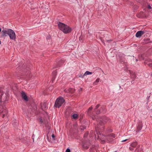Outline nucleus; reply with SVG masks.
Instances as JSON below:
<instances>
[{
    "instance_id": "1",
    "label": "nucleus",
    "mask_w": 152,
    "mask_h": 152,
    "mask_svg": "<svg viewBox=\"0 0 152 152\" xmlns=\"http://www.w3.org/2000/svg\"><path fill=\"white\" fill-rule=\"evenodd\" d=\"M58 26L59 29L65 34L70 33L71 31V28L64 23L59 22Z\"/></svg>"
},
{
    "instance_id": "2",
    "label": "nucleus",
    "mask_w": 152,
    "mask_h": 152,
    "mask_svg": "<svg viewBox=\"0 0 152 152\" xmlns=\"http://www.w3.org/2000/svg\"><path fill=\"white\" fill-rule=\"evenodd\" d=\"M92 118L93 120H96L97 122H99V124L101 125L105 124L109 120V119L106 117L99 118L98 116H93L92 117Z\"/></svg>"
},
{
    "instance_id": "3",
    "label": "nucleus",
    "mask_w": 152,
    "mask_h": 152,
    "mask_svg": "<svg viewBox=\"0 0 152 152\" xmlns=\"http://www.w3.org/2000/svg\"><path fill=\"white\" fill-rule=\"evenodd\" d=\"M65 100L64 98L62 97H59L56 100L54 106L56 108H59L64 102Z\"/></svg>"
},
{
    "instance_id": "4",
    "label": "nucleus",
    "mask_w": 152,
    "mask_h": 152,
    "mask_svg": "<svg viewBox=\"0 0 152 152\" xmlns=\"http://www.w3.org/2000/svg\"><path fill=\"white\" fill-rule=\"evenodd\" d=\"M0 113H2V118H4L5 117H7L8 111L5 109V107L0 106Z\"/></svg>"
},
{
    "instance_id": "5",
    "label": "nucleus",
    "mask_w": 152,
    "mask_h": 152,
    "mask_svg": "<svg viewBox=\"0 0 152 152\" xmlns=\"http://www.w3.org/2000/svg\"><path fill=\"white\" fill-rule=\"evenodd\" d=\"M9 32L8 34L10 39L11 40H15L16 39V35L14 31L10 29L9 30Z\"/></svg>"
},
{
    "instance_id": "6",
    "label": "nucleus",
    "mask_w": 152,
    "mask_h": 152,
    "mask_svg": "<svg viewBox=\"0 0 152 152\" xmlns=\"http://www.w3.org/2000/svg\"><path fill=\"white\" fill-rule=\"evenodd\" d=\"M10 29H5L2 31L1 33V37H6L7 35H8L9 33V30Z\"/></svg>"
},
{
    "instance_id": "7",
    "label": "nucleus",
    "mask_w": 152,
    "mask_h": 152,
    "mask_svg": "<svg viewBox=\"0 0 152 152\" xmlns=\"http://www.w3.org/2000/svg\"><path fill=\"white\" fill-rule=\"evenodd\" d=\"M8 101V99L7 95L5 94L3 95L2 94H1L0 95V102H3L4 103H6Z\"/></svg>"
},
{
    "instance_id": "8",
    "label": "nucleus",
    "mask_w": 152,
    "mask_h": 152,
    "mask_svg": "<svg viewBox=\"0 0 152 152\" xmlns=\"http://www.w3.org/2000/svg\"><path fill=\"white\" fill-rule=\"evenodd\" d=\"M147 32L146 30L140 31H138L136 34L135 36L137 37L140 38L143 34Z\"/></svg>"
},
{
    "instance_id": "9",
    "label": "nucleus",
    "mask_w": 152,
    "mask_h": 152,
    "mask_svg": "<svg viewBox=\"0 0 152 152\" xmlns=\"http://www.w3.org/2000/svg\"><path fill=\"white\" fill-rule=\"evenodd\" d=\"M91 143L89 141H87L83 143V148L86 149H88L89 146L90 145Z\"/></svg>"
},
{
    "instance_id": "10",
    "label": "nucleus",
    "mask_w": 152,
    "mask_h": 152,
    "mask_svg": "<svg viewBox=\"0 0 152 152\" xmlns=\"http://www.w3.org/2000/svg\"><path fill=\"white\" fill-rule=\"evenodd\" d=\"M21 95L22 98L25 101H28V99L26 93L24 91H22L21 92Z\"/></svg>"
},
{
    "instance_id": "11",
    "label": "nucleus",
    "mask_w": 152,
    "mask_h": 152,
    "mask_svg": "<svg viewBox=\"0 0 152 152\" xmlns=\"http://www.w3.org/2000/svg\"><path fill=\"white\" fill-rule=\"evenodd\" d=\"M47 105L48 104L47 103H43L42 104H41V107L42 109H47L48 108Z\"/></svg>"
},
{
    "instance_id": "12",
    "label": "nucleus",
    "mask_w": 152,
    "mask_h": 152,
    "mask_svg": "<svg viewBox=\"0 0 152 152\" xmlns=\"http://www.w3.org/2000/svg\"><path fill=\"white\" fill-rule=\"evenodd\" d=\"M130 76L131 78L133 79V80H134V79L136 77V75L133 72H130Z\"/></svg>"
},
{
    "instance_id": "13",
    "label": "nucleus",
    "mask_w": 152,
    "mask_h": 152,
    "mask_svg": "<svg viewBox=\"0 0 152 152\" xmlns=\"http://www.w3.org/2000/svg\"><path fill=\"white\" fill-rule=\"evenodd\" d=\"M142 128V125L141 124H139L137 128V131L136 132H139L140 130H141Z\"/></svg>"
},
{
    "instance_id": "14",
    "label": "nucleus",
    "mask_w": 152,
    "mask_h": 152,
    "mask_svg": "<svg viewBox=\"0 0 152 152\" xmlns=\"http://www.w3.org/2000/svg\"><path fill=\"white\" fill-rule=\"evenodd\" d=\"M137 142L135 141L132 143L131 144V146L132 147L135 148L137 146Z\"/></svg>"
},
{
    "instance_id": "15",
    "label": "nucleus",
    "mask_w": 152,
    "mask_h": 152,
    "mask_svg": "<svg viewBox=\"0 0 152 152\" xmlns=\"http://www.w3.org/2000/svg\"><path fill=\"white\" fill-rule=\"evenodd\" d=\"M93 109V107L92 106L90 107L88 110L87 111V113L88 114L90 113H91V110H92Z\"/></svg>"
},
{
    "instance_id": "16",
    "label": "nucleus",
    "mask_w": 152,
    "mask_h": 152,
    "mask_svg": "<svg viewBox=\"0 0 152 152\" xmlns=\"http://www.w3.org/2000/svg\"><path fill=\"white\" fill-rule=\"evenodd\" d=\"M99 79L97 78L95 80V81L94 82L93 84L94 85H96L99 82Z\"/></svg>"
},
{
    "instance_id": "17",
    "label": "nucleus",
    "mask_w": 152,
    "mask_h": 152,
    "mask_svg": "<svg viewBox=\"0 0 152 152\" xmlns=\"http://www.w3.org/2000/svg\"><path fill=\"white\" fill-rule=\"evenodd\" d=\"M92 74V72H90L88 71H86L85 72L84 74V75H91Z\"/></svg>"
},
{
    "instance_id": "18",
    "label": "nucleus",
    "mask_w": 152,
    "mask_h": 152,
    "mask_svg": "<svg viewBox=\"0 0 152 152\" xmlns=\"http://www.w3.org/2000/svg\"><path fill=\"white\" fill-rule=\"evenodd\" d=\"M109 136L112 138H115V134L112 133L109 135Z\"/></svg>"
},
{
    "instance_id": "19",
    "label": "nucleus",
    "mask_w": 152,
    "mask_h": 152,
    "mask_svg": "<svg viewBox=\"0 0 152 152\" xmlns=\"http://www.w3.org/2000/svg\"><path fill=\"white\" fill-rule=\"evenodd\" d=\"M103 110V109L102 108H101V109H100L99 110H97L96 112V114H100L101 113V111Z\"/></svg>"
},
{
    "instance_id": "20",
    "label": "nucleus",
    "mask_w": 152,
    "mask_h": 152,
    "mask_svg": "<svg viewBox=\"0 0 152 152\" xmlns=\"http://www.w3.org/2000/svg\"><path fill=\"white\" fill-rule=\"evenodd\" d=\"M72 117L74 119H76L77 118L78 115L77 114H74L72 115Z\"/></svg>"
},
{
    "instance_id": "21",
    "label": "nucleus",
    "mask_w": 152,
    "mask_h": 152,
    "mask_svg": "<svg viewBox=\"0 0 152 152\" xmlns=\"http://www.w3.org/2000/svg\"><path fill=\"white\" fill-rule=\"evenodd\" d=\"M86 127L85 126H81L80 128V129L81 131H83L84 129H86Z\"/></svg>"
},
{
    "instance_id": "22",
    "label": "nucleus",
    "mask_w": 152,
    "mask_h": 152,
    "mask_svg": "<svg viewBox=\"0 0 152 152\" xmlns=\"http://www.w3.org/2000/svg\"><path fill=\"white\" fill-rule=\"evenodd\" d=\"M39 121L41 124H42L43 122V121L42 119L41 118H39Z\"/></svg>"
},
{
    "instance_id": "23",
    "label": "nucleus",
    "mask_w": 152,
    "mask_h": 152,
    "mask_svg": "<svg viewBox=\"0 0 152 152\" xmlns=\"http://www.w3.org/2000/svg\"><path fill=\"white\" fill-rule=\"evenodd\" d=\"M57 75V72L56 71H55L52 73V76H56Z\"/></svg>"
},
{
    "instance_id": "24",
    "label": "nucleus",
    "mask_w": 152,
    "mask_h": 152,
    "mask_svg": "<svg viewBox=\"0 0 152 152\" xmlns=\"http://www.w3.org/2000/svg\"><path fill=\"white\" fill-rule=\"evenodd\" d=\"M56 76H53L52 79V82L53 83V82L54 80L56 78Z\"/></svg>"
},
{
    "instance_id": "25",
    "label": "nucleus",
    "mask_w": 152,
    "mask_h": 152,
    "mask_svg": "<svg viewBox=\"0 0 152 152\" xmlns=\"http://www.w3.org/2000/svg\"><path fill=\"white\" fill-rule=\"evenodd\" d=\"M56 76H53L52 79V82L53 83V82L54 80L56 78Z\"/></svg>"
},
{
    "instance_id": "26",
    "label": "nucleus",
    "mask_w": 152,
    "mask_h": 152,
    "mask_svg": "<svg viewBox=\"0 0 152 152\" xmlns=\"http://www.w3.org/2000/svg\"><path fill=\"white\" fill-rule=\"evenodd\" d=\"M88 133L87 132H86L84 135L83 137L84 138H86L88 136Z\"/></svg>"
},
{
    "instance_id": "27",
    "label": "nucleus",
    "mask_w": 152,
    "mask_h": 152,
    "mask_svg": "<svg viewBox=\"0 0 152 152\" xmlns=\"http://www.w3.org/2000/svg\"><path fill=\"white\" fill-rule=\"evenodd\" d=\"M100 106V105L99 104H97L95 107V108L94 109V111H95Z\"/></svg>"
},
{
    "instance_id": "28",
    "label": "nucleus",
    "mask_w": 152,
    "mask_h": 152,
    "mask_svg": "<svg viewBox=\"0 0 152 152\" xmlns=\"http://www.w3.org/2000/svg\"><path fill=\"white\" fill-rule=\"evenodd\" d=\"M85 75H84V74L83 75H80L79 76V77H82V78H83L84 77Z\"/></svg>"
},
{
    "instance_id": "29",
    "label": "nucleus",
    "mask_w": 152,
    "mask_h": 152,
    "mask_svg": "<svg viewBox=\"0 0 152 152\" xmlns=\"http://www.w3.org/2000/svg\"><path fill=\"white\" fill-rule=\"evenodd\" d=\"M147 65L149 66H150L151 67H152V63H149V64H147Z\"/></svg>"
},
{
    "instance_id": "30",
    "label": "nucleus",
    "mask_w": 152,
    "mask_h": 152,
    "mask_svg": "<svg viewBox=\"0 0 152 152\" xmlns=\"http://www.w3.org/2000/svg\"><path fill=\"white\" fill-rule=\"evenodd\" d=\"M66 152H70V150L69 148H67L66 151Z\"/></svg>"
},
{
    "instance_id": "31",
    "label": "nucleus",
    "mask_w": 152,
    "mask_h": 152,
    "mask_svg": "<svg viewBox=\"0 0 152 152\" xmlns=\"http://www.w3.org/2000/svg\"><path fill=\"white\" fill-rule=\"evenodd\" d=\"M51 137L53 138V140H55V139H54V138H55V135H54V134H53L52 135H51Z\"/></svg>"
},
{
    "instance_id": "32",
    "label": "nucleus",
    "mask_w": 152,
    "mask_h": 152,
    "mask_svg": "<svg viewBox=\"0 0 152 152\" xmlns=\"http://www.w3.org/2000/svg\"><path fill=\"white\" fill-rule=\"evenodd\" d=\"M129 149L131 151H133V149L132 147H130Z\"/></svg>"
},
{
    "instance_id": "33",
    "label": "nucleus",
    "mask_w": 152,
    "mask_h": 152,
    "mask_svg": "<svg viewBox=\"0 0 152 152\" xmlns=\"http://www.w3.org/2000/svg\"><path fill=\"white\" fill-rule=\"evenodd\" d=\"M148 8H149V9H151V6H150V5H148Z\"/></svg>"
},
{
    "instance_id": "34",
    "label": "nucleus",
    "mask_w": 152,
    "mask_h": 152,
    "mask_svg": "<svg viewBox=\"0 0 152 152\" xmlns=\"http://www.w3.org/2000/svg\"><path fill=\"white\" fill-rule=\"evenodd\" d=\"M127 140V139H125V140H122V141H121V142H124L126 141Z\"/></svg>"
},
{
    "instance_id": "35",
    "label": "nucleus",
    "mask_w": 152,
    "mask_h": 152,
    "mask_svg": "<svg viewBox=\"0 0 152 152\" xmlns=\"http://www.w3.org/2000/svg\"><path fill=\"white\" fill-rule=\"evenodd\" d=\"M29 69H29V67H28L26 68V70L28 71H29Z\"/></svg>"
},
{
    "instance_id": "36",
    "label": "nucleus",
    "mask_w": 152,
    "mask_h": 152,
    "mask_svg": "<svg viewBox=\"0 0 152 152\" xmlns=\"http://www.w3.org/2000/svg\"><path fill=\"white\" fill-rule=\"evenodd\" d=\"M82 90V88H80L79 89V91H81Z\"/></svg>"
},
{
    "instance_id": "37",
    "label": "nucleus",
    "mask_w": 152,
    "mask_h": 152,
    "mask_svg": "<svg viewBox=\"0 0 152 152\" xmlns=\"http://www.w3.org/2000/svg\"><path fill=\"white\" fill-rule=\"evenodd\" d=\"M72 89H72V88H70V89H69V92H71L72 93V91H70V90H72Z\"/></svg>"
},
{
    "instance_id": "38",
    "label": "nucleus",
    "mask_w": 152,
    "mask_h": 152,
    "mask_svg": "<svg viewBox=\"0 0 152 152\" xmlns=\"http://www.w3.org/2000/svg\"><path fill=\"white\" fill-rule=\"evenodd\" d=\"M102 42H103V44L104 45H105V43H104V42H102Z\"/></svg>"
},
{
    "instance_id": "39",
    "label": "nucleus",
    "mask_w": 152,
    "mask_h": 152,
    "mask_svg": "<svg viewBox=\"0 0 152 152\" xmlns=\"http://www.w3.org/2000/svg\"><path fill=\"white\" fill-rule=\"evenodd\" d=\"M1 31V28H0V32Z\"/></svg>"
},
{
    "instance_id": "40",
    "label": "nucleus",
    "mask_w": 152,
    "mask_h": 152,
    "mask_svg": "<svg viewBox=\"0 0 152 152\" xmlns=\"http://www.w3.org/2000/svg\"><path fill=\"white\" fill-rule=\"evenodd\" d=\"M94 134H95V136H96V134H95V133H94Z\"/></svg>"
},
{
    "instance_id": "41",
    "label": "nucleus",
    "mask_w": 152,
    "mask_h": 152,
    "mask_svg": "<svg viewBox=\"0 0 152 152\" xmlns=\"http://www.w3.org/2000/svg\"><path fill=\"white\" fill-rule=\"evenodd\" d=\"M123 61H121V62L122 63L123 62Z\"/></svg>"
},
{
    "instance_id": "42",
    "label": "nucleus",
    "mask_w": 152,
    "mask_h": 152,
    "mask_svg": "<svg viewBox=\"0 0 152 152\" xmlns=\"http://www.w3.org/2000/svg\"><path fill=\"white\" fill-rule=\"evenodd\" d=\"M138 61V60H137V59H136V61Z\"/></svg>"
},
{
    "instance_id": "43",
    "label": "nucleus",
    "mask_w": 152,
    "mask_h": 152,
    "mask_svg": "<svg viewBox=\"0 0 152 152\" xmlns=\"http://www.w3.org/2000/svg\"><path fill=\"white\" fill-rule=\"evenodd\" d=\"M111 41V40H107V41Z\"/></svg>"
},
{
    "instance_id": "44",
    "label": "nucleus",
    "mask_w": 152,
    "mask_h": 152,
    "mask_svg": "<svg viewBox=\"0 0 152 152\" xmlns=\"http://www.w3.org/2000/svg\"><path fill=\"white\" fill-rule=\"evenodd\" d=\"M132 82H131V83H132Z\"/></svg>"
}]
</instances>
